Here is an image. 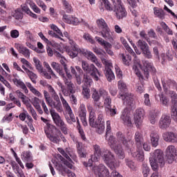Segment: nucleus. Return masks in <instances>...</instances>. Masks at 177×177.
I'll return each instance as SVG.
<instances>
[{
  "instance_id": "obj_1",
  "label": "nucleus",
  "mask_w": 177,
  "mask_h": 177,
  "mask_svg": "<svg viewBox=\"0 0 177 177\" xmlns=\"http://www.w3.org/2000/svg\"><path fill=\"white\" fill-rule=\"evenodd\" d=\"M94 158L93 161H99L102 158L106 164L107 167L111 169H114L117 167V160L114 153H112L110 150L106 148H100V146L95 145L93 146Z\"/></svg>"
},
{
  "instance_id": "obj_2",
  "label": "nucleus",
  "mask_w": 177,
  "mask_h": 177,
  "mask_svg": "<svg viewBox=\"0 0 177 177\" xmlns=\"http://www.w3.org/2000/svg\"><path fill=\"white\" fill-rule=\"evenodd\" d=\"M118 97L123 100V104L127 106L124 109L120 118L122 121H123L124 125L130 127L132 124V120H131V115H129V109L133 110V109L136 107L135 105V100H133V95L131 94L120 93L118 95Z\"/></svg>"
},
{
  "instance_id": "obj_3",
  "label": "nucleus",
  "mask_w": 177,
  "mask_h": 177,
  "mask_svg": "<svg viewBox=\"0 0 177 177\" xmlns=\"http://www.w3.org/2000/svg\"><path fill=\"white\" fill-rule=\"evenodd\" d=\"M150 165L153 171H157L158 167H164V152L161 149H156L152 153V157L149 158Z\"/></svg>"
},
{
  "instance_id": "obj_4",
  "label": "nucleus",
  "mask_w": 177,
  "mask_h": 177,
  "mask_svg": "<svg viewBox=\"0 0 177 177\" xmlns=\"http://www.w3.org/2000/svg\"><path fill=\"white\" fill-rule=\"evenodd\" d=\"M82 67L84 73L90 74L94 81H99L100 77H103L102 73L99 71L97 68H96L93 64H89L86 61H82Z\"/></svg>"
},
{
  "instance_id": "obj_5",
  "label": "nucleus",
  "mask_w": 177,
  "mask_h": 177,
  "mask_svg": "<svg viewBox=\"0 0 177 177\" xmlns=\"http://www.w3.org/2000/svg\"><path fill=\"white\" fill-rule=\"evenodd\" d=\"M66 113L68 115L65 116V120L69 125H73L74 122H76L77 124V129L78 130V132L83 140H85L86 138L85 137V133L84 132V129H82V127H81V123H80V119H78V117L75 118V115H74V113H73V109H69L68 111H66Z\"/></svg>"
},
{
  "instance_id": "obj_6",
  "label": "nucleus",
  "mask_w": 177,
  "mask_h": 177,
  "mask_svg": "<svg viewBox=\"0 0 177 177\" xmlns=\"http://www.w3.org/2000/svg\"><path fill=\"white\" fill-rule=\"evenodd\" d=\"M55 131L57 132V133H62V131L57 129L55 125L49 123L47 124V127L46 126L44 127V132L49 140L50 142H53V143H59L60 142V138L57 134H55L54 132Z\"/></svg>"
},
{
  "instance_id": "obj_7",
  "label": "nucleus",
  "mask_w": 177,
  "mask_h": 177,
  "mask_svg": "<svg viewBox=\"0 0 177 177\" xmlns=\"http://www.w3.org/2000/svg\"><path fill=\"white\" fill-rule=\"evenodd\" d=\"M105 139L108 140L109 145L111 146V149H113L118 158H120V160H124L125 158V153L122 149V145L117 144L115 138L113 136H109L105 138Z\"/></svg>"
},
{
  "instance_id": "obj_8",
  "label": "nucleus",
  "mask_w": 177,
  "mask_h": 177,
  "mask_svg": "<svg viewBox=\"0 0 177 177\" xmlns=\"http://www.w3.org/2000/svg\"><path fill=\"white\" fill-rule=\"evenodd\" d=\"M50 115L53 118V121L57 125V127H59L62 132L64 135H67L68 133V129H67V124L64 122V120H62V117L60 115L56 112L55 109L50 110Z\"/></svg>"
},
{
  "instance_id": "obj_9",
  "label": "nucleus",
  "mask_w": 177,
  "mask_h": 177,
  "mask_svg": "<svg viewBox=\"0 0 177 177\" xmlns=\"http://www.w3.org/2000/svg\"><path fill=\"white\" fill-rule=\"evenodd\" d=\"M113 12L118 20L127 17V10H125L121 0H117V2L113 3Z\"/></svg>"
},
{
  "instance_id": "obj_10",
  "label": "nucleus",
  "mask_w": 177,
  "mask_h": 177,
  "mask_svg": "<svg viewBox=\"0 0 177 177\" xmlns=\"http://www.w3.org/2000/svg\"><path fill=\"white\" fill-rule=\"evenodd\" d=\"M117 139L118 142H122L123 147L126 149V150H129V151H132V146H133V141L131 140H127L125 137V135L122 132H118L116 133Z\"/></svg>"
},
{
  "instance_id": "obj_11",
  "label": "nucleus",
  "mask_w": 177,
  "mask_h": 177,
  "mask_svg": "<svg viewBox=\"0 0 177 177\" xmlns=\"http://www.w3.org/2000/svg\"><path fill=\"white\" fill-rule=\"evenodd\" d=\"M169 95L171 99V117L177 122V94L174 91H170Z\"/></svg>"
},
{
  "instance_id": "obj_12",
  "label": "nucleus",
  "mask_w": 177,
  "mask_h": 177,
  "mask_svg": "<svg viewBox=\"0 0 177 177\" xmlns=\"http://www.w3.org/2000/svg\"><path fill=\"white\" fill-rule=\"evenodd\" d=\"M50 98V107H53L58 113H63V106H62V102L60 101V97L57 93L54 94Z\"/></svg>"
},
{
  "instance_id": "obj_13",
  "label": "nucleus",
  "mask_w": 177,
  "mask_h": 177,
  "mask_svg": "<svg viewBox=\"0 0 177 177\" xmlns=\"http://www.w3.org/2000/svg\"><path fill=\"white\" fill-rule=\"evenodd\" d=\"M86 108L88 111L89 112L88 116V124L91 128H94L97 124V122L96 121V114L95 113V109L93 106L90 103L86 104Z\"/></svg>"
},
{
  "instance_id": "obj_14",
  "label": "nucleus",
  "mask_w": 177,
  "mask_h": 177,
  "mask_svg": "<svg viewBox=\"0 0 177 177\" xmlns=\"http://www.w3.org/2000/svg\"><path fill=\"white\" fill-rule=\"evenodd\" d=\"M167 161L169 164H172L176 157V148L174 145H169L166 149Z\"/></svg>"
},
{
  "instance_id": "obj_15",
  "label": "nucleus",
  "mask_w": 177,
  "mask_h": 177,
  "mask_svg": "<svg viewBox=\"0 0 177 177\" xmlns=\"http://www.w3.org/2000/svg\"><path fill=\"white\" fill-rule=\"evenodd\" d=\"M94 128H95V131L99 135L104 133V119H103V113L102 111L98 112L97 123Z\"/></svg>"
},
{
  "instance_id": "obj_16",
  "label": "nucleus",
  "mask_w": 177,
  "mask_h": 177,
  "mask_svg": "<svg viewBox=\"0 0 177 177\" xmlns=\"http://www.w3.org/2000/svg\"><path fill=\"white\" fill-rule=\"evenodd\" d=\"M142 71H144L146 77H149V73H152L153 74H156V68L153 65V63L144 60L142 61Z\"/></svg>"
},
{
  "instance_id": "obj_17",
  "label": "nucleus",
  "mask_w": 177,
  "mask_h": 177,
  "mask_svg": "<svg viewBox=\"0 0 177 177\" xmlns=\"http://www.w3.org/2000/svg\"><path fill=\"white\" fill-rule=\"evenodd\" d=\"M95 174H97L98 177H110V171L104 165H100L94 168Z\"/></svg>"
},
{
  "instance_id": "obj_18",
  "label": "nucleus",
  "mask_w": 177,
  "mask_h": 177,
  "mask_svg": "<svg viewBox=\"0 0 177 177\" xmlns=\"http://www.w3.org/2000/svg\"><path fill=\"white\" fill-rule=\"evenodd\" d=\"M143 118H145V110L142 108L137 109L134 114V122L138 128H139L140 125H142Z\"/></svg>"
},
{
  "instance_id": "obj_19",
  "label": "nucleus",
  "mask_w": 177,
  "mask_h": 177,
  "mask_svg": "<svg viewBox=\"0 0 177 177\" xmlns=\"http://www.w3.org/2000/svg\"><path fill=\"white\" fill-rule=\"evenodd\" d=\"M82 55L86 56L88 60H90V62H92V63H95L97 67H100V68H102V64H100V62H99V61L97 60V57H96V55H94L93 53H92L91 51H88L83 48V53H82Z\"/></svg>"
},
{
  "instance_id": "obj_20",
  "label": "nucleus",
  "mask_w": 177,
  "mask_h": 177,
  "mask_svg": "<svg viewBox=\"0 0 177 177\" xmlns=\"http://www.w3.org/2000/svg\"><path fill=\"white\" fill-rule=\"evenodd\" d=\"M171 125V117L162 115L159 121V127L161 129H167Z\"/></svg>"
},
{
  "instance_id": "obj_21",
  "label": "nucleus",
  "mask_w": 177,
  "mask_h": 177,
  "mask_svg": "<svg viewBox=\"0 0 177 177\" xmlns=\"http://www.w3.org/2000/svg\"><path fill=\"white\" fill-rule=\"evenodd\" d=\"M162 138L165 142L177 143V134L174 132H166L162 134Z\"/></svg>"
},
{
  "instance_id": "obj_22",
  "label": "nucleus",
  "mask_w": 177,
  "mask_h": 177,
  "mask_svg": "<svg viewBox=\"0 0 177 177\" xmlns=\"http://www.w3.org/2000/svg\"><path fill=\"white\" fill-rule=\"evenodd\" d=\"M14 79H12V82L16 85V86H18L19 88H21V89H23L25 93H28V89H27V86H26V84L23 82L21 80H19V76L17 74L13 75Z\"/></svg>"
},
{
  "instance_id": "obj_23",
  "label": "nucleus",
  "mask_w": 177,
  "mask_h": 177,
  "mask_svg": "<svg viewBox=\"0 0 177 177\" xmlns=\"http://www.w3.org/2000/svg\"><path fill=\"white\" fill-rule=\"evenodd\" d=\"M99 33L101 34L102 37L104 38V39H107L108 41H110V42L114 41V39L113 38V32H111L110 28L108 27L105 29H102Z\"/></svg>"
},
{
  "instance_id": "obj_24",
  "label": "nucleus",
  "mask_w": 177,
  "mask_h": 177,
  "mask_svg": "<svg viewBox=\"0 0 177 177\" xmlns=\"http://www.w3.org/2000/svg\"><path fill=\"white\" fill-rule=\"evenodd\" d=\"M64 82L65 85L66 86V88L68 89V91L69 93H75V86H74V84L71 82L66 76H64L63 77Z\"/></svg>"
},
{
  "instance_id": "obj_25",
  "label": "nucleus",
  "mask_w": 177,
  "mask_h": 177,
  "mask_svg": "<svg viewBox=\"0 0 177 177\" xmlns=\"http://www.w3.org/2000/svg\"><path fill=\"white\" fill-rule=\"evenodd\" d=\"M134 64L133 66V68L134 69V71L136 73V74L137 75H140V72H139V68H140L142 70V64H140V59H138V57L136 56V55L135 54L134 55Z\"/></svg>"
},
{
  "instance_id": "obj_26",
  "label": "nucleus",
  "mask_w": 177,
  "mask_h": 177,
  "mask_svg": "<svg viewBox=\"0 0 177 177\" xmlns=\"http://www.w3.org/2000/svg\"><path fill=\"white\" fill-rule=\"evenodd\" d=\"M150 139L153 147H157L160 140V135H158V133L153 131L150 135Z\"/></svg>"
},
{
  "instance_id": "obj_27",
  "label": "nucleus",
  "mask_w": 177,
  "mask_h": 177,
  "mask_svg": "<svg viewBox=\"0 0 177 177\" xmlns=\"http://www.w3.org/2000/svg\"><path fill=\"white\" fill-rule=\"evenodd\" d=\"M95 39L98 42V44H100V45L104 46L105 50H108L109 49H111V48H113L111 44L109 43V41H105L102 37H95Z\"/></svg>"
},
{
  "instance_id": "obj_28",
  "label": "nucleus",
  "mask_w": 177,
  "mask_h": 177,
  "mask_svg": "<svg viewBox=\"0 0 177 177\" xmlns=\"http://www.w3.org/2000/svg\"><path fill=\"white\" fill-rule=\"evenodd\" d=\"M64 21L68 23V24H78V18L73 17L72 15H64Z\"/></svg>"
},
{
  "instance_id": "obj_29",
  "label": "nucleus",
  "mask_w": 177,
  "mask_h": 177,
  "mask_svg": "<svg viewBox=\"0 0 177 177\" xmlns=\"http://www.w3.org/2000/svg\"><path fill=\"white\" fill-rule=\"evenodd\" d=\"M134 139L137 147H142V145H143V135H142V133L139 131L136 132Z\"/></svg>"
},
{
  "instance_id": "obj_30",
  "label": "nucleus",
  "mask_w": 177,
  "mask_h": 177,
  "mask_svg": "<svg viewBox=\"0 0 177 177\" xmlns=\"http://www.w3.org/2000/svg\"><path fill=\"white\" fill-rule=\"evenodd\" d=\"M100 93L99 91H97L96 89H94L93 91V94H92V99L93 100L94 104L97 106V107H100V103L99 101L100 100Z\"/></svg>"
},
{
  "instance_id": "obj_31",
  "label": "nucleus",
  "mask_w": 177,
  "mask_h": 177,
  "mask_svg": "<svg viewBox=\"0 0 177 177\" xmlns=\"http://www.w3.org/2000/svg\"><path fill=\"white\" fill-rule=\"evenodd\" d=\"M160 116V111L153 110L151 111L149 113V121L151 124H156V121H157V118Z\"/></svg>"
},
{
  "instance_id": "obj_32",
  "label": "nucleus",
  "mask_w": 177,
  "mask_h": 177,
  "mask_svg": "<svg viewBox=\"0 0 177 177\" xmlns=\"http://www.w3.org/2000/svg\"><path fill=\"white\" fill-rule=\"evenodd\" d=\"M132 156L138 161H144L145 160V154L140 147L138 148L136 152H133Z\"/></svg>"
},
{
  "instance_id": "obj_33",
  "label": "nucleus",
  "mask_w": 177,
  "mask_h": 177,
  "mask_svg": "<svg viewBox=\"0 0 177 177\" xmlns=\"http://www.w3.org/2000/svg\"><path fill=\"white\" fill-rule=\"evenodd\" d=\"M101 62L105 66L104 71H107V70H111L113 68V63L111 60L106 59L104 57H100Z\"/></svg>"
},
{
  "instance_id": "obj_34",
  "label": "nucleus",
  "mask_w": 177,
  "mask_h": 177,
  "mask_svg": "<svg viewBox=\"0 0 177 177\" xmlns=\"http://www.w3.org/2000/svg\"><path fill=\"white\" fill-rule=\"evenodd\" d=\"M176 85V82H175L174 80H162V86L164 89H168V88H174Z\"/></svg>"
},
{
  "instance_id": "obj_35",
  "label": "nucleus",
  "mask_w": 177,
  "mask_h": 177,
  "mask_svg": "<svg viewBox=\"0 0 177 177\" xmlns=\"http://www.w3.org/2000/svg\"><path fill=\"white\" fill-rule=\"evenodd\" d=\"M51 67H53V70H55L58 73V74H59V75H62V78L65 77L63 69H62V67H60V64L59 63L53 62L51 63Z\"/></svg>"
},
{
  "instance_id": "obj_36",
  "label": "nucleus",
  "mask_w": 177,
  "mask_h": 177,
  "mask_svg": "<svg viewBox=\"0 0 177 177\" xmlns=\"http://www.w3.org/2000/svg\"><path fill=\"white\" fill-rule=\"evenodd\" d=\"M26 86L30 89V92L33 93L35 96H37V97H42V93L39 92L37 88H34L31 83L26 82Z\"/></svg>"
},
{
  "instance_id": "obj_37",
  "label": "nucleus",
  "mask_w": 177,
  "mask_h": 177,
  "mask_svg": "<svg viewBox=\"0 0 177 177\" xmlns=\"http://www.w3.org/2000/svg\"><path fill=\"white\" fill-rule=\"evenodd\" d=\"M120 57L124 66H129L131 64V62L132 61V57L131 55L120 54Z\"/></svg>"
},
{
  "instance_id": "obj_38",
  "label": "nucleus",
  "mask_w": 177,
  "mask_h": 177,
  "mask_svg": "<svg viewBox=\"0 0 177 177\" xmlns=\"http://www.w3.org/2000/svg\"><path fill=\"white\" fill-rule=\"evenodd\" d=\"M96 23L98 28H100L101 30L109 28V25H107V23H106V21H104L103 18L97 19Z\"/></svg>"
},
{
  "instance_id": "obj_39",
  "label": "nucleus",
  "mask_w": 177,
  "mask_h": 177,
  "mask_svg": "<svg viewBox=\"0 0 177 177\" xmlns=\"http://www.w3.org/2000/svg\"><path fill=\"white\" fill-rule=\"evenodd\" d=\"M55 168L57 171H58L59 174L62 175V176H66V174H67V171L68 170V168H66V167L61 164H57L55 165Z\"/></svg>"
},
{
  "instance_id": "obj_40",
  "label": "nucleus",
  "mask_w": 177,
  "mask_h": 177,
  "mask_svg": "<svg viewBox=\"0 0 177 177\" xmlns=\"http://www.w3.org/2000/svg\"><path fill=\"white\" fill-rule=\"evenodd\" d=\"M120 41H121L122 45H124L125 49H127V52H129V53L132 55V56H135V52H133V50H132V48H131V47L127 42V40L125 39V38L120 37Z\"/></svg>"
},
{
  "instance_id": "obj_41",
  "label": "nucleus",
  "mask_w": 177,
  "mask_h": 177,
  "mask_svg": "<svg viewBox=\"0 0 177 177\" xmlns=\"http://www.w3.org/2000/svg\"><path fill=\"white\" fill-rule=\"evenodd\" d=\"M153 13L156 17L159 19H164L165 17V12L162 9H158V8H153Z\"/></svg>"
},
{
  "instance_id": "obj_42",
  "label": "nucleus",
  "mask_w": 177,
  "mask_h": 177,
  "mask_svg": "<svg viewBox=\"0 0 177 177\" xmlns=\"http://www.w3.org/2000/svg\"><path fill=\"white\" fill-rule=\"evenodd\" d=\"M104 73L109 82H111L115 78V76L114 75V73H113V70L111 69V70L107 69V71H104Z\"/></svg>"
},
{
  "instance_id": "obj_43",
  "label": "nucleus",
  "mask_w": 177,
  "mask_h": 177,
  "mask_svg": "<svg viewBox=\"0 0 177 177\" xmlns=\"http://www.w3.org/2000/svg\"><path fill=\"white\" fill-rule=\"evenodd\" d=\"M18 50L19 53H21L26 57H30V50L25 46H19Z\"/></svg>"
},
{
  "instance_id": "obj_44",
  "label": "nucleus",
  "mask_w": 177,
  "mask_h": 177,
  "mask_svg": "<svg viewBox=\"0 0 177 177\" xmlns=\"http://www.w3.org/2000/svg\"><path fill=\"white\" fill-rule=\"evenodd\" d=\"M32 60L35 63V66L36 67V70H37L38 73H40V71H42L44 66H42V64L41 63V61H39V59H38L35 57L32 58Z\"/></svg>"
},
{
  "instance_id": "obj_45",
  "label": "nucleus",
  "mask_w": 177,
  "mask_h": 177,
  "mask_svg": "<svg viewBox=\"0 0 177 177\" xmlns=\"http://www.w3.org/2000/svg\"><path fill=\"white\" fill-rule=\"evenodd\" d=\"M62 3L67 13H71L73 12V7L67 0H62Z\"/></svg>"
},
{
  "instance_id": "obj_46",
  "label": "nucleus",
  "mask_w": 177,
  "mask_h": 177,
  "mask_svg": "<svg viewBox=\"0 0 177 177\" xmlns=\"http://www.w3.org/2000/svg\"><path fill=\"white\" fill-rule=\"evenodd\" d=\"M59 97L61 99V102L62 103L63 106L66 109V111H68V110H71V106H70V104H68V102L64 99L63 97V95L62 93H59Z\"/></svg>"
},
{
  "instance_id": "obj_47",
  "label": "nucleus",
  "mask_w": 177,
  "mask_h": 177,
  "mask_svg": "<svg viewBox=\"0 0 177 177\" xmlns=\"http://www.w3.org/2000/svg\"><path fill=\"white\" fill-rule=\"evenodd\" d=\"M137 46L138 48H140V49L143 51L145 49H147V48H149V44H147V43H146V41L142 40V39H139L137 42Z\"/></svg>"
},
{
  "instance_id": "obj_48",
  "label": "nucleus",
  "mask_w": 177,
  "mask_h": 177,
  "mask_svg": "<svg viewBox=\"0 0 177 177\" xmlns=\"http://www.w3.org/2000/svg\"><path fill=\"white\" fill-rule=\"evenodd\" d=\"M22 161L27 162L31 160V154L30 151H24L21 156Z\"/></svg>"
},
{
  "instance_id": "obj_49",
  "label": "nucleus",
  "mask_w": 177,
  "mask_h": 177,
  "mask_svg": "<svg viewBox=\"0 0 177 177\" xmlns=\"http://www.w3.org/2000/svg\"><path fill=\"white\" fill-rule=\"evenodd\" d=\"M160 26L162 28L164 29V31H165V32L168 34V35H174V32L172 31V30H171V28H169V27L167 25V24H165V22H160Z\"/></svg>"
},
{
  "instance_id": "obj_50",
  "label": "nucleus",
  "mask_w": 177,
  "mask_h": 177,
  "mask_svg": "<svg viewBox=\"0 0 177 177\" xmlns=\"http://www.w3.org/2000/svg\"><path fill=\"white\" fill-rule=\"evenodd\" d=\"M78 53L80 55H82V53L80 52L78 50H75V48H73V50H68V55L74 59V57H77L78 56Z\"/></svg>"
},
{
  "instance_id": "obj_51",
  "label": "nucleus",
  "mask_w": 177,
  "mask_h": 177,
  "mask_svg": "<svg viewBox=\"0 0 177 177\" xmlns=\"http://www.w3.org/2000/svg\"><path fill=\"white\" fill-rule=\"evenodd\" d=\"M159 97L161 104L167 107L168 106V103H169V100H168L167 96L164 95V94H160Z\"/></svg>"
},
{
  "instance_id": "obj_52",
  "label": "nucleus",
  "mask_w": 177,
  "mask_h": 177,
  "mask_svg": "<svg viewBox=\"0 0 177 177\" xmlns=\"http://www.w3.org/2000/svg\"><path fill=\"white\" fill-rule=\"evenodd\" d=\"M27 75L33 84H37V80L38 78V75H37V74L30 71L27 73Z\"/></svg>"
},
{
  "instance_id": "obj_53",
  "label": "nucleus",
  "mask_w": 177,
  "mask_h": 177,
  "mask_svg": "<svg viewBox=\"0 0 177 177\" xmlns=\"http://www.w3.org/2000/svg\"><path fill=\"white\" fill-rule=\"evenodd\" d=\"M39 37L42 39V40L46 42V44H48V45H52V46H57V43H52L49 39L46 38V37L44 35L42 32L39 33Z\"/></svg>"
},
{
  "instance_id": "obj_54",
  "label": "nucleus",
  "mask_w": 177,
  "mask_h": 177,
  "mask_svg": "<svg viewBox=\"0 0 177 177\" xmlns=\"http://www.w3.org/2000/svg\"><path fill=\"white\" fill-rule=\"evenodd\" d=\"M142 174L144 177L149 176V174H150V169L149 168V166H147V164L143 163L142 164Z\"/></svg>"
},
{
  "instance_id": "obj_55",
  "label": "nucleus",
  "mask_w": 177,
  "mask_h": 177,
  "mask_svg": "<svg viewBox=\"0 0 177 177\" xmlns=\"http://www.w3.org/2000/svg\"><path fill=\"white\" fill-rule=\"evenodd\" d=\"M43 93H44V99H45V101H46V103H47L48 106H49V107H50V95H49V92H48L46 90H44L43 91Z\"/></svg>"
},
{
  "instance_id": "obj_56",
  "label": "nucleus",
  "mask_w": 177,
  "mask_h": 177,
  "mask_svg": "<svg viewBox=\"0 0 177 177\" xmlns=\"http://www.w3.org/2000/svg\"><path fill=\"white\" fill-rule=\"evenodd\" d=\"M102 3L104 5V8L106 10H108L109 12H113L114 10V8L111 7V3H110V1L109 0H102Z\"/></svg>"
},
{
  "instance_id": "obj_57",
  "label": "nucleus",
  "mask_w": 177,
  "mask_h": 177,
  "mask_svg": "<svg viewBox=\"0 0 177 177\" xmlns=\"http://www.w3.org/2000/svg\"><path fill=\"white\" fill-rule=\"evenodd\" d=\"M12 16L15 17V19H16V20H21V19H23V13L19 9L15 11Z\"/></svg>"
},
{
  "instance_id": "obj_58",
  "label": "nucleus",
  "mask_w": 177,
  "mask_h": 177,
  "mask_svg": "<svg viewBox=\"0 0 177 177\" xmlns=\"http://www.w3.org/2000/svg\"><path fill=\"white\" fill-rule=\"evenodd\" d=\"M118 88L121 91V92H125L127 91V84L124 82L122 80H120L118 84Z\"/></svg>"
},
{
  "instance_id": "obj_59",
  "label": "nucleus",
  "mask_w": 177,
  "mask_h": 177,
  "mask_svg": "<svg viewBox=\"0 0 177 177\" xmlns=\"http://www.w3.org/2000/svg\"><path fill=\"white\" fill-rule=\"evenodd\" d=\"M142 52L144 54L145 57L147 59H151L153 57V55L151 54V51H150V48H149V47L142 50Z\"/></svg>"
},
{
  "instance_id": "obj_60",
  "label": "nucleus",
  "mask_w": 177,
  "mask_h": 177,
  "mask_svg": "<svg viewBox=\"0 0 177 177\" xmlns=\"http://www.w3.org/2000/svg\"><path fill=\"white\" fill-rule=\"evenodd\" d=\"M82 93L84 97L86 99H89L91 97V94H90V90L88 87L86 86H82Z\"/></svg>"
},
{
  "instance_id": "obj_61",
  "label": "nucleus",
  "mask_w": 177,
  "mask_h": 177,
  "mask_svg": "<svg viewBox=\"0 0 177 177\" xmlns=\"http://www.w3.org/2000/svg\"><path fill=\"white\" fill-rule=\"evenodd\" d=\"M104 104L106 109L111 107V97L109 95L104 98Z\"/></svg>"
},
{
  "instance_id": "obj_62",
  "label": "nucleus",
  "mask_w": 177,
  "mask_h": 177,
  "mask_svg": "<svg viewBox=\"0 0 177 177\" xmlns=\"http://www.w3.org/2000/svg\"><path fill=\"white\" fill-rule=\"evenodd\" d=\"M13 169H16L15 174H17L18 177H26L24 175V173H23V171L19 168V166H12Z\"/></svg>"
},
{
  "instance_id": "obj_63",
  "label": "nucleus",
  "mask_w": 177,
  "mask_h": 177,
  "mask_svg": "<svg viewBox=\"0 0 177 177\" xmlns=\"http://www.w3.org/2000/svg\"><path fill=\"white\" fill-rule=\"evenodd\" d=\"M115 70L117 78H118L119 80H122V71H121L120 67H118V66L117 65H115Z\"/></svg>"
},
{
  "instance_id": "obj_64",
  "label": "nucleus",
  "mask_w": 177,
  "mask_h": 177,
  "mask_svg": "<svg viewBox=\"0 0 177 177\" xmlns=\"http://www.w3.org/2000/svg\"><path fill=\"white\" fill-rule=\"evenodd\" d=\"M126 164L127 165V167H129V168H130L131 169H136V165L135 164V162H133V161L129 160V159H126Z\"/></svg>"
}]
</instances>
